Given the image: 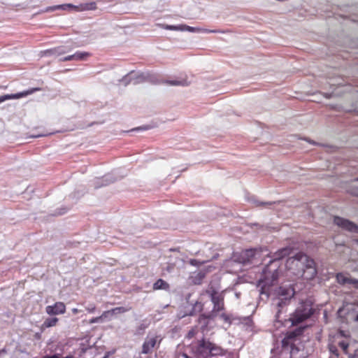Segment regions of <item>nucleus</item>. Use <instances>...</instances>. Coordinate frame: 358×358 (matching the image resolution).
Here are the masks:
<instances>
[{"label": "nucleus", "instance_id": "f257e3e1", "mask_svg": "<svg viewBox=\"0 0 358 358\" xmlns=\"http://www.w3.org/2000/svg\"><path fill=\"white\" fill-rule=\"evenodd\" d=\"M292 249L289 247L278 250L273 256V259L264 268L261 277L258 280L257 287H259V299L263 301L271 297L273 305L277 308L276 318L280 315L283 308L287 306L291 299L295 294L292 285H285L277 287L279 277L282 271L280 269V259L291 254Z\"/></svg>", "mask_w": 358, "mask_h": 358}, {"label": "nucleus", "instance_id": "f03ea898", "mask_svg": "<svg viewBox=\"0 0 358 358\" xmlns=\"http://www.w3.org/2000/svg\"><path fill=\"white\" fill-rule=\"evenodd\" d=\"M285 265L286 268L297 277L311 280L317 275L314 260L303 252H299L289 257Z\"/></svg>", "mask_w": 358, "mask_h": 358}, {"label": "nucleus", "instance_id": "7ed1b4c3", "mask_svg": "<svg viewBox=\"0 0 358 358\" xmlns=\"http://www.w3.org/2000/svg\"><path fill=\"white\" fill-rule=\"evenodd\" d=\"M262 248H250L241 252H234L231 259L226 262L227 266H232L234 263H238L243 266L258 265L262 262Z\"/></svg>", "mask_w": 358, "mask_h": 358}, {"label": "nucleus", "instance_id": "20e7f679", "mask_svg": "<svg viewBox=\"0 0 358 358\" xmlns=\"http://www.w3.org/2000/svg\"><path fill=\"white\" fill-rule=\"evenodd\" d=\"M192 351L198 358H210L225 355L224 349L204 338L192 344Z\"/></svg>", "mask_w": 358, "mask_h": 358}, {"label": "nucleus", "instance_id": "39448f33", "mask_svg": "<svg viewBox=\"0 0 358 358\" xmlns=\"http://www.w3.org/2000/svg\"><path fill=\"white\" fill-rule=\"evenodd\" d=\"M313 312L314 310L310 301H302L291 315L289 320L293 325H296L309 318Z\"/></svg>", "mask_w": 358, "mask_h": 358}, {"label": "nucleus", "instance_id": "423d86ee", "mask_svg": "<svg viewBox=\"0 0 358 358\" xmlns=\"http://www.w3.org/2000/svg\"><path fill=\"white\" fill-rule=\"evenodd\" d=\"M207 292L210 294L211 301L213 303V308L210 312L217 315L218 312L224 310V296L222 294L213 289L208 290Z\"/></svg>", "mask_w": 358, "mask_h": 358}, {"label": "nucleus", "instance_id": "0eeeda50", "mask_svg": "<svg viewBox=\"0 0 358 358\" xmlns=\"http://www.w3.org/2000/svg\"><path fill=\"white\" fill-rule=\"evenodd\" d=\"M215 317V314L211 312L206 314H201L199 316L198 318V324L203 332L208 331L213 327Z\"/></svg>", "mask_w": 358, "mask_h": 358}, {"label": "nucleus", "instance_id": "6e6552de", "mask_svg": "<svg viewBox=\"0 0 358 358\" xmlns=\"http://www.w3.org/2000/svg\"><path fill=\"white\" fill-rule=\"evenodd\" d=\"M334 222L337 226L350 232L358 233V225L347 219L336 216L334 218Z\"/></svg>", "mask_w": 358, "mask_h": 358}, {"label": "nucleus", "instance_id": "1a4fd4ad", "mask_svg": "<svg viewBox=\"0 0 358 358\" xmlns=\"http://www.w3.org/2000/svg\"><path fill=\"white\" fill-rule=\"evenodd\" d=\"M158 337L156 336H150L148 335L143 344L142 346V353L143 354H150L152 353V349L157 344Z\"/></svg>", "mask_w": 358, "mask_h": 358}, {"label": "nucleus", "instance_id": "9d476101", "mask_svg": "<svg viewBox=\"0 0 358 358\" xmlns=\"http://www.w3.org/2000/svg\"><path fill=\"white\" fill-rule=\"evenodd\" d=\"M38 90H40L39 88H31L30 90L22 92L16 93V94H6V95L0 96V103L6 100H8V99H20V98L29 95L36 91H38Z\"/></svg>", "mask_w": 358, "mask_h": 358}, {"label": "nucleus", "instance_id": "9b49d317", "mask_svg": "<svg viewBox=\"0 0 358 358\" xmlns=\"http://www.w3.org/2000/svg\"><path fill=\"white\" fill-rule=\"evenodd\" d=\"M45 310L48 315H59L65 313L66 306L62 302H57L53 306H48Z\"/></svg>", "mask_w": 358, "mask_h": 358}, {"label": "nucleus", "instance_id": "f8f14e48", "mask_svg": "<svg viewBox=\"0 0 358 358\" xmlns=\"http://www.w3.org/2000/svg\"><path fill=\"white\" fill-rule=\"evenodd\" d=\"M182 31H189V32H206V33H226L229 32V31H224L220 29H201L199 27H193L186 24H182Z\"/></svg>", "mask_w": 358, "mask_h": 358}, {"label": "nucleus", "instance_id": "ddd939ff", "mask_svg": "<svg viewBox=\"0 0 358 358\" xmlns=\"http://www.w3.org/2000/svg\"><path fill=\"white\" fill-rule=\"evenodd\" d=\"M115 178L112 175L108 174L104 176L103 178H96L94 181V185L95 188H99L102 186L108 185L115 181Z\"/></svg>", "mask_w": 358, "mask_h": 358}, {"label": "nucleus", "instance_id": "4468645a", "mask_svg": "<svg viewBox=\"0 0 358 358\" xmlns=\"http://www.w3.org/2000/svg\"><path fill=\"white\" fill-rule=\"evenodd\" d=\"M301 330H297L296 331H290L288 333L287 336L282 340V346L285 347L288 345L294 338L299 334H301Z\"/></svg>", "mask_w": 358, "mask_h": 358}, {"label": "nucleus", "instance_id": "2eb2a0df", "mask_svg": "<svg viewBox=\"0 0 358 358\" xmlns=\"http://www.w3.org/2000/svg\"><path fill=\"white\" fill-rule=\"evenodd\" d=\"M251 202L256 207H262L264 208H271L272 206L279 203V201H260L256 199H252Z\"/></svg>", "mask_w": 358, "mask_h": 358}, {"label": "nucleus", "instance_id": "dca6fc26", "mask_svg": "<svg viewBox=\"0 0 358 358\" xmlns=\"http://www.w3.org/2000/svg\"><path fill=\"white\" fill-rule=\"evenodd\" d=\"M170 85L174 86H188L190 83L187 79L182 80H167L162 82Z\"/></svg>", "mask_w": 358, "mask_h": 358}, {"label": "nucleus", "instance_id": "f3484780", "mask_svg": "<svg viewBox=\"0 0 358 358\" xmlns=\"http://www.w3.org/2000/svg\"><path fill=\"white\" fill-rule=\"evenodd\" d=\"M67 51L63 47H58L44 52V55H55L59 56L66 53Z\"/></svg>", "mask_w": 358, "mask_h": 358}, {"label": "nucleus", "instance_id": "a211bd4d", "mask_svg": "<svg viewBox=\"0 0 358 358\" xmlns=\"http://www.w3.org/2000/svg\"><path fill=\"white\" fill-rule=\"evenodd\" d=\"M77 6L71 4V3H66V4H62V5H57L54 6H50L45 8L44 11L49 12V11H53L57 9H62L66 10V8H76Z\"/></svg>", "mask_w": 358, "mask_h": 358}, {"label": "nucleus", "instance_id": "6ab92c4d", "mask_svg": "<svg viewBox=\"0 0 358 358\" xmlns=\"http://www.w3.org/2000/svg\"><path fill=\"white\" fill-rule=\"evenodd\" d=\"M169 289V285L162 279L157 280L153 284V289L154 290H158V289L168 290Z\"/></svg>", "mask_w": 358, "mask_h": 358}, {"label": "nucleus", "instance_id": "aec40b11", "mask_svg": "<svg viewBox=\"0 0 358 358\" xmlns=\"http://www.w3.org/2000/svg\"><path fill=\"white\" fill-rule=\"evenodd\" d=\"M348 192L353 196H358V182L356 179L349 186Z\"/></svg>", "mask_w": 358, "mask_h": 358}, {"label": "nucleus", "instance_id": "412c9836", "mask_svg": "<svg viewBox=\"0 0 358 358\" xmlns=\"http://www.w3.org/2000/svg\"><path fill=\"white\" fill-rule=\"evenodd\" d=\"M73 55L74 61H82L86 59L90 54L87 52H77Z\"/></svg>", "mask_w": 358, "mask_h": 358}, {"label": "nucleus", "instance_id": "4be33fe9", "mask_svg": "<svg viewBox=\"0 0 358 358\" xmlns=\"http://www.w3.org/2000/svg\"><path fill=\"white\" fill-rule=\"evenodd\" d=\"M133 73V71H130L128 74L124 76L122 79L119 80L120 83H122L124 86L128 85L131 82V80L134 79V78L131 76Z\"/></svg>", "mask_w": 358, "mask_h": 358}, {"label": "nucleus", "instance_id": "5701e85b", "mask_svg": "<svg viewBox=\"0 0 358 358\" xmlns=\"http://www.w3.org/2000/svg\"><path fill=\"white\" fill-rule=\"evenodd\" d=\"M145 79L146 80V82H149L152 84H159L160 82L157 79V76L154 74H150L149 73H147V76L145 77Z\"/></svg>", "mask_w": 358, "mask_h": 358}, {"label": "nucleus", "instance_id": "b1692460", "mask_svg": "<svg viewBox=\"0 0 358 358\" xmlns=\"http://www.w3.org/2000/svg\"><path fill=\"white\" fill-rule=\"evenodd\" d=\"M108 315H110L109 311H104L101 316L96 317H93L92 319H91L90 321V323L94 324V323L101 322L102 321L103 317H107L108 316Z\"/></svg>", "mask_w": 358, "mask_h": 358}, {"label": "nucleus", "instance_id": "393cba45", "mask_svg": "<svg viewBox=\"0 0 358 358\" xmlns=\"http://www.w3.org/2000/svg\"><path fill=\"white\" fill-rule=\"evenodd\" d=\"M58 319L57 317H50L45 320L43 325L46 327H51L56 325Z\"/></svg>", "mask_w": 358, "mask_h": 358}, {"label": "nucleus", "instance_id": "a878e982", "mask_svg": "<svg viewBox=\"0 0 358 358\" xmlns=\"http://www.w3.org/2000/svg\"><path fill=\"white\" fill-rule=\"evenodd\" d=\"M162 28L168 30H173V31H182V24L180 25H168V24H162L161 25Z\"/></svg>", "mask_w": 358, "mask_h": 358}, {"label": "nucleus", "instance_id": "bb28decb", "mask_svg": "<svg viewBox=\"0 0 358 358\" xmlns=\"http://www.w3.org/2000/svg\"><path fill=\"white\" fill-rule=\"evenodd\" d=\"M80 7H81V10H94L96 8V4L94 2H91V3L81 4Z\"/></svg>", "mask_w": 358, "mask_h": 358}, {"label": "nucleus", "instance_id": "cd10ccee", "mask_svg": "<svg viewBox=\"0 0 358 358\" xmlns=\"http://www.w3.org/2000/svg\"><path fill=\"white\" fill-rule=\"evenodd\" d=\"M146 76L147 73H140L139 75L134 78V79L135 80L134 84H138L141 83L146 82V80L145 79V77Z\"/></svg>", "mask_w": 358, "mask_h": 358}, {"label": "nucleus", "instance_id": "c85d7f7f", "mask_svg": "<svg viewBox=\"0 0 358 358\" xmlns=\"http://www.w3.org/2000/svg\"><path fill=\"white\" fill-rule=\"evenodd\" d=\"M336 279L340 284H348V277L345 276L342 273H338L336 275Z\"/></svg>", "mask_w": 358, "mask_h": 358}, {"label": "nucleus", "instance_id": "c756f323", "mask_svg": "<svg viewBox=\"0 0 358 358\" xmlns=\"http://www.w3.org/2000/svg\"><path fill=\"white\" fill-rule=\"evenodd\" d=\"M328 349L331 354L334 355L336 357H339V352L336 345L333 344H329Z\"/></svg>", "mask_w": 358, "mask_h": 358}, {"label": "nucleus", "instance_id": "7c9ffc66", "mask_svg": "<svg viewBox=\"0 0 358 358\" xmlns=\"http://www.w3.org/2000/svg\"><path fill=\"white\" fill-rule=\"evenodd\" d=\"M108 311L110 312V314H119L126 312L127 309L124 307H117Z\"/></svg>", "mask_w": 358, "mask_h": 358}, {"label": "nucleus", "instance_id": "2f4dec72", "mask_svg": "<svg viewBox=\"0 0 358 358\" xmlns=\"http://www.w3.org/2000/svg\"><path fill=\"white\" fill-rule=\"evenodd\" d=\"M348 284L354 285V287L358 289V280L352 278H348Z\"/></svg>", "mask_w": 358, "mask_h": 358}, {"label": "nucleus", "instance_id": "473e14b6", "mask_svg": "<svg viewBox=\"0 0 358 358\" xmlns=\"http://www.w3.org/2000/svg\"><path fill=\"white\" fill-rule=\"evenodd\" d=\"M338 345L343 349V350L345 353L347 352V350L349 347V344L348 343L343 341L339 342Z\"/></svg>", "mask_w": 358, "mask_h": 358}, {"label": "nucleus", "instance_id": "72a5a7b5", "mask_svg": "<svg viewBox=\"0 0 358 358\" xmlns=\"http://www.w3.org/2000/svg\"><path fill=\"white\" fill-rule=\"evenodd\" d=\"M146 327H147L143 324H140L136 329L137 334H141L142 332L144 331Z\"/></svg>", "mask_w": 358, "mask_h": 358}, {"label": "nucleus", "instance_id": "f704fd0d", "mask_svg": "<svg viewBox=\"0 0 358 358\" xmlns=\"http://www.w3.org/2000/svg\"><path fill=\"white\" fill-rule=\"evenodd\" d=\"M220 317H221V318H222V319L225 322H227V323H229V324H230V323H231V322H230V319H229V317L227 314H225V313H222V314L220 315Z\"/></svg>", "mask_w": 358, "mask_h": 358}, {"label": "nucleus", "instance_id": "c9c22d12", "mask_svg": "<svg viewBox=\"0 0 358 358\" xmlns=\"http://www.w3.org/2000/svg\"><path fill=\"white\" fill-rule=\"evenodd\" d=\"M189 262L193 266H200V265L203 264L205 262H201L196 259H191Z\"/></svg>", "mask_w": 358, "mask_h": 358}, {"label": "nucleus", "instance_id": "e433bc0d", "mask_svg": "<svg viewBox=\"0 0 358 358\" xmlns=\"http://www.w3.org/2000/svg\"><path fill=\"white\" fill-rule=\"evenodd\" d=\"M86 310L89 313H94L95 311V310H96V306L94 304H90L87 307H86Z\"/></svg>", "mask_w": 358, "mask_h": 358}, {"label": "nucleus", "instance_id": "4c0bfd02", "mask_svg": "<svg viewBox=\"0 0 358 358\" xmlns=\"http://www.w3.org/2000/svg\"><path fill=\"white\" fill-rule=\"evenodd\" d=\"M72 60H73V55H69V56H66V57H64L60 59V61H62V62H67V61H72Z\"/></svg>", "mask_w": 358, "mask_h": 358}, {"label": "nucleus", "instance_id": "58836bf2", "mask_svg": "<svg viewBox=\"0 0 358 358\" xmlns=\"http://www.w3.org/2000/svg\"><path fill=\"white\" fill-rule=\"evenodd\" d=\"M202 306H203L201 303L196 302L194 305V308H198L199 310L200 311L202 310Z\"/></svg>", "mask_w": 358, "mask_h": 358}, {"label": "nucleus", "instance_id": "ea45409f", "mask_svg": "<svg viewBox=\"0 0 358 358\" xmlns=\"http://www.w3.org/2000/svg\"><path fill=\"white\" fill-rule=\"evenodd\" d=\"M72 312L73 314H77L80 312V310L78 308H73Z\"/></svg>", "mask_w": 358, "mask_h": 358}, {"label": "nucleus", "instance_id": "a19ab883", "mask_svg": "<svg viewBox=\"0 0 358 358\" xmlns=\"http://www.w3.org/2000/svg\"><path fill=\"white\" fill-rule=\"evenodd\" d=\"M110 354V352H106V355L102 358H108Z\"/></svg>", "mask_w": 358, "mask_h": 358}, {"label": "nucleus", "instance_id": "79ce46f5", "mask_svg": "<svg viewBox=\"0 0 358 358\" xmlns=\"http://www.w3.org/2000/svg\"><path fill=\"white\" fill-rule=\"evenodd\" d=\"M43 135H36V136H32V137H39V136H42Z\"/></svg>", "mask_w": 358, "mask_h": 358}, {"label": "nucleus", "instance_id": "37998d69", "mask_svg": "<svg viewBox=\"0 0 358 358\" xmlns=\"http://www.w3.org/2000/svg\"><path fill=\"white\" fill-rule=\"evenodd\" d=\"M354 241L358 245V239H355Z\"/></svg>", "mask_w": 358, "mask_h": 358}, {"label": "nucleus", "instance_id": "c03bdc74", "mask_svg": "<svg viewBox=\"0 0 358 358\" xmlns=\"http://www.w3.org/2000/svg\"><path fill=\"white\" fill-rule=\"evenodd\" d=\"M355 321L358 322V313L357 315L356 316Z\"/></svg>", "mask_w": 358, "mask_h": 358}, {"label": "nucleus", "instance_id": "a18cd8bd", "mask_svg": "<svg viewBox=\"0 0 358 358\" xmlns=\"http://www.w3.org/2000/svg\"><path fill=\"white\" fill-rule=\"evenodd\" d=\"M188 334H189V336H190L191 335H192V334H193V332H192V331H189Z\"/></svg>", "mask_w": 358, "mask_h": 358}, {"label": "nucleus", "instance_id": "49530a36", "mask_svg": "<svg viewBox=\"0 0 358 358\" xmlns=\"http://www.w3.org/2000/svg\"><path fill=\"white\" fill-rule=\"evenodd\" d=\"M142 128L139 127V128H136L134 129V130H139V129H141Z\"/></svg>", "mask_w": 358, "mask_h": 358}, {"label": "nucleus", "instance_id": "de8ad7c7", "mask_svg": "<svg viewBox=\"0 0 358 358\" xmlns=\"http://www.w3.org/2000/svg\"><path fill=\"white\" fill-rule=\"evenodd\" d=\"M356 180L358 182V178H356Z\"/></svg>", "mask_w": 358, "mask_h": 358}, {"label": "nucleus", "instance_id": "09e8293b", "mask_svg": "<svg viewBox=\"0 0 358 358\" xmlns=\"http://www.w3.org/2000/svg\"><path fill=\"white\" fill-rule=\"evenodd\" d=\"M42 358H44V357H42Z\"/></svg>", "mask_w": 358, "mask_h": 358}, {"label": "nucleus", "instance_id": "8fccbe9b", "mask_svg": "<svg viewBox=\"0 0 358 358\" xmlns=\"http://www.w3.org/2000/svg\"><path fill=\"white\" fill-rule=\"evenodd\" d=\"M329 358H331V357H329Z\"/></svg>", "mask_w": 358, "mask_h": 358}]
</instances>
